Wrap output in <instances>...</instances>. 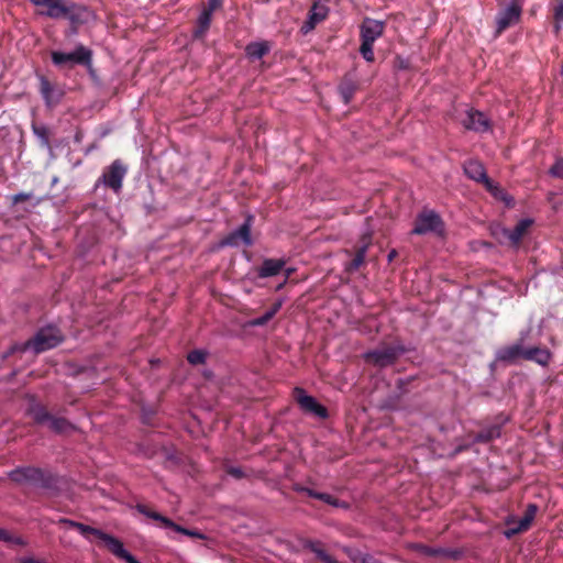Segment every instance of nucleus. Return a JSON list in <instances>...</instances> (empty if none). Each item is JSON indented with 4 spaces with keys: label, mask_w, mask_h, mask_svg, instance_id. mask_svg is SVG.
Returning <instances> with one entry per match:
<instances>
[{
    "label": "nucleus",
    "mask_w": 563,
    "mask_h": 563,
    "mask_svg": "<svg viewBox=\"0 0 563 563\" xmlns=\"http://www.w3.org/2000/svg\"><path fill=\"white\" fill-rule=\"evenodd\" d=\"M58 523L67 526L69 528L77 529L79 533L88 540H90V536L97 537L104 543L109 552H111L118 559L125 561L126 563H141L140 561L136 560L135 556H133L128 550H125L123 542L120 539L109 533H106L100 529L93 528L91 526L68 518H60L58 520Z\"/></svg>",
    "instance_id": "nucleus-1"
},
{
    "label": "nucleus",
    "mask_w": 563,
    "mask_h": 563,
    "mask_svg": "<svg viewBox=\"0 0 563 563\" xmlns=\"http://www.w3.org/2000/svg\"><path fill=\"white\" fill-rule=\"evenodd\" d=\"M8 477L19 485H31L43 489L56 488V477L48 471L34 466H19L8 473Z\"/></svg>",
    "instance_id": "nucleus-2"
},
{
    "label": "nucleus",
    "mask_w": 563,
    "mask_h": 563,
    "mask_svg": "<svg viewBox=\"0 0 563 563\" xmlns=\"http://www.w3.org/2000/svg\"><path fill=\"white\" fill-rule=\"evenodd\" d=\"M64 341L62 331L53 325L43 327L37 330L35 335L20 345H14L12 352L33 351L35 354L43 353L54 349Z\"/></svg>",
    "instance_id": "nucleus-3"
},
{
    "label": "nucleus",
    "mask_w": 563,
    "mask_h": 563,
    "mask_svg": "<svg viewBox=\"0 0 563 563\" xmlns=\"http://www.w3.org/2000/svg\"><path fill=\"white\" fill-rule=\"evenodd\" d=\"M385 31V22L365 18L360 26V54L362 57L368 62L373 63L375 60L374 55V43L376 40L383 36Z\"/></svg>",
    "instance_id": "nucleus-4"
},
{
    "label": "nucleus",
    "mask_w": 563,
    "mask_h": 563,
    "mask_svg": "<svg viewBox=\"0 0 563 563\" xmlns=\"http://www.w3.org/2000/svg\"><path fill=\"white\" fill-rule=\"evenodd\" d=\"M27 413L36 424H48L51 431L62 434L75 430V426L66 418L52 416L45 406L33 402L27 408Z\"/></svg>",
    "instance_id": "nucleus-5"
},
{
    "label": "nucleus",
    "mask_w": 563,
    "mask_h": 563,
    "mask_svg": "<svg viewBox=\"0 0 563 563\" xmlns=\"http://www.w3.org/2000/svg\"><path fill=\"white\" fill-rule=\"evenodd\" d=\"M91 49L82 44H78L73 52L52 51L51 59L54 66L60 69H71L76 65H90Z\"/></svg>",
    "instance_id": "nucleus-6"
},
{
    "label": "nucleus",
    "mask_w": 563,
    "mask_h": 563,
    "mask_svg": "<svg viewBox=\"0 0 563 563\" xmlns=\"http://www.w3.org/2000/svg\"><path fill=\"white\" fill-rule=\"evenodd\" d=\"M406 351L402 345H384L365 352L363 358L367 364L385 368L394 365Z\"/></svg>",
    "instance_id": "nucleus-7"
},
{
    "label": "nucleus",
    "mask_w": 563,
    "mask_h": 563,
    "mask_svg": "<svg viewBox=\"0 0 563 563\" xmlns=\"http://www.w3.org/2000/svg\"><path fill=\"white\" fill-rule=\"evenodd\" d=\"M128 173V167L121 159H114L109 166H107L101 176L95 184V190L100 186L110 188L114 194H119L122 190L123 179Z\"/></svg>",
    "instance_id": "nucleus-8"
},
{
    "label": "nucleus",
    "mask_w": 563,
    "mask_h": 563,
    "mask_svg": "<svg viewBox=\"0 0 563 563\" xmlns=\"http://www.w3.org/2000/svg\"><path fill=\"white\" fill-rule=\"evenodd\" d=\"M135 509L137 512H140L141 515L150 518V519H153L155 521H158L162 523V526L166 529H172L174 530L175 532L177 533H181L184 536H188V537H191V538H197V539H205V534L201 533L200 531L198 530H191V529H187L180 525H177L176 522H174L172 519L161 515L159 512L157 511H154V510H151L146 505L144 504H137L135 506Z\"/></svg>",
    "instance_id": "nucleus-9"
},
{
    "label": "nucleus",
    "mask_w": 563,
    "mask_h": 563,
    "mask_svg": "<svg viewBox=\"0 0 563 563\" xmlns=\"http://www.w3.org/2000/svg\"><path fill=\"white\" fill-rule=\"evenodd\" d=\"M253 222L254 217L252 214H247L244 222L238 229L231 231L221 240L220 245L231 247H238L241 244L245 246L253 245V239L251 233Z\"/></svg>",
    "instance_id": "nucleus-10"
},
{
    "label": "nucleus",
    "mask_w": 563,
    "mask_h": 563,
    "mask_svg": "<svg viewBox=\"0 0 563 563\" xmlns=\"http://www.w3.org/2000/svg\"><path fill=\"white\" fill-rule=\"evenodd\" d=\"M532 328H528L520 332L516 343L500 347L496 352V360L504 363H515L518 358H523L525 345L531 342L530 339Z\"/></svg>",
    "instance_id": "nucleus-11"
},
{
    "label": "nucleus",
    "mask_w": 563,
    "mask_h": 563,
    "mask_svg": "<svg viewBox=\"0 0 563 563\" xmlns=\"http://www.w3.org/2000/svg\"><path fill=\"white\" fill-rule=\"evenodd\" d=\"M443 230L441 217L433 210L421 211L416 220L411 234L423 235L430 232L440 233Z\"/></svg>",
    "instance_id": "nucleus-12"
},
{
    "label": "nucleus",
    "mask_w": 563,
    "mask_h": 563,
    "mask_svg": "<svg viewBox=\"0 0 563 563\" xmlns=\"http://www.w3.org/2000/svg\"><path fill=\"white\" fill-rule=\"evenodd\" d=\"M522 8L518 0H510L508 5L496 16L495 37L500 36L508 27L520 21Z\"/></svg>",
    "instance_id": "nucleus-13"
},
{
    "label": "nucleus",
    "mask_w": 563,
    "mask_h": 563,
    "mask_svg": "<svg viewBox=\"0 0 563 563\" xmlns=\"http://www.w3.org/2000/svg\"><path fill=\"white\" fill-rule=\"evenodd\" d=\"M294 394L297 404L299 405L300 409L303 412L310 413L320 419L328 418V409L323 405L318 402V400L313 396L308 395L303 388L296 387L294 389Z\"/></svg>",
    "instance_id": "nucleus-14"
},
{
    "label": "nucleus",
    "mask_w": 563,
    "mask_h": 563,
    "mask_svg": "<svg viewBox=\"0 0 563 563\" xmlns=\"http://www.w3.org/2000/svg\"><path fill=\"white\" fill-rule=\"evenodd\" d=\"M461 124L470 131L477 133L488 132L492 128L489 119L482 112L475 109H468L465 112L464 119Z\"/></svg>",
    "instance_id": "nucleus-15"
},
{
    "label": "nucleus",
    "mask_w": 563,
    "mask_h": 563,
    "mask_svg": "<svg viewBox=\"0 0 563 563\" xmlns=\"http://www.w3.org/2000/svg\"><path fill=\"white\" fill-rule=\"evenodd\" d=\"M90 11L87 7L75 3V2H63L62 12L58 14V19H66L73 24H82L88 21Z\"/></svg>",
    "instance_id": "nucleus-16"
},
{
    "label": "nucleus",
    "mask_w": 563,
    "mask_h": 563,
    "mask_svg": "<svg viewBox=\"0 0 563 563\" xmlns=\"http://www.w3.org/2000/svg\"><path fill=\"white\" fill-rule=\"evenodd\" d=\"M292 489L296 493L306 494L307 496H309L311 498L319 499V500H321L332 507H335V508H342V509L350 508V504L347 501L341 500L328 493H320V492H317L312 488H309V487L300 485V484H295Z\"/></svg>",
    "instance_id": "nucleus-17"
},
{
    "label": "nucleus",
    "mask_w": 563,
    "mask_h": 563,
    "mask_svg": "<svg viewBox=\"0 0 563 563\" xmlns=\"http://www.w3.org/2000/svg\"><path fill=\"white\" fill-rule=\"evenodd\" d=\"M328 13L329 9L325 4H322L320 2H313L308 12L307 20L301 25V33L307 34L311 32L317 24L327 19Z\"/></svg>",
    "instance_id": "nucleus-18"
},
{
    "label": "nucleus",
    "mask_w": 563,
    "mask_h": 563,
    "mask_svg": "<svg viewBox=\"0 0 563 563\" xmlns=\"http://www.w3.org/2000/svg\"><path fill=\"white\" fill-rule=\"evenodd\" d=\"M40 92L47 108L58 104L64 96L63 90L54 86L45 76H40Z\"/></svg>",
    "instance_id": "nucleus-19"
},
{
    "label": "nucleus",
    "mask_w": 563,
    "mask_h": 563,
    "mask_svg": "<svg viewBox=\"0 0 563 563\" xmlns=\"http://www.w3.org/2000/svg\"><path fill=\"white\" fill-rule=\"evenodd\" d=\"M526 343L523 360L534 362L541 366H548L552 360V353L547 347H540L536 344Z\"/></svg>",
    "instance_id": "nucleus-20"
},
{
    "label": "nucleus",
    "mask_w": 563,
    "mask_h": 563,
    "mask_svg": "<svg viewBox=\"0 0 563 563\" xmlns=\"http://www.w3.org/2000/svg\"><path fill=\"white\" fill-rule=\"evenodd\" d=\"M361 246L356 250L354 258L345 265V272L354 273L356 272L364 263L366 258L367 251L372 244V233H365L361 238Z\"/></svg>",
    "instance_id": "nucleus-21"
},
{
    "label": "nucleus",
    "mask_w": 563,
    "mask_h": 563,
    "mask_svg": "<svg viewBox=\"0 0 563 563\" xmlns=\"http://www.w3.org/2000/svg\"><path fill=\"white\" fill-rule=\"evenodd\" d=\"M464 174L472 180L485 184L489 178L486 173V168L478 159H468L463 165Z\"/></svg>",
    "instance_id": "nucleus-22"
},
{
    "label": "nucleus",
    "mask_w": 563,
    "mask_h": 563,
    "mask_svg": "<svg viewBox=\"0 0 563 563\" xmlns=\"http://www.w3.org/2000/svg\"><path fill=\"white\" fill-rule=\"evenodd\" d=\"M38 9L41 15L58 20L64 0H29Z\"/></svg>",
    "instance_id": "nucleus-23"
},
{
    "label": "nucleus",
    "mask_w": 563,
    "mask_h": 563,
    "mask_svg": "<svg viewBox=\"0 0 563 563\" xmlns=\"http://www.w3.org/2000/svg\"><path fill=\"white\" fill-rule=\"evenodd\" d=\"M537 511H538V506L536 504H529L526 508V511H525L522 518H520V520L517 522V526L515 528H511L508 531H506V533H505L506 537L509 538L512 534L527 531L530 528L532 521L534 520Z\"/></svg>",
    "instance_id": "nucleus-24"
},
{
    "label": "nucleus",
    "mask_w": 563,
    "mask_h": 563,
    "mask_svg": "<svg viewBox=\"0 0 563 563\" xmlns=\"http://www.w3.org/2000/svg\"><path fill=\"white\" fill-rule=\"evenodd\" d=\"M533 221L529 218L521 219L514 229H505L504 234L511 242L512 245L518 246L528 229L532 225Z\"/></svg>",
    "instance_id": "nucleus-25"
},
{
    "label": "nucleus",
    "mask_w": 563,
    "mask_h": 563,
    "mask_svg": "<svg viewBox=\"0 0 563 563\" xmlns=\"http://www.w3.org/2000/svg\"><path fill=\"white\" fill-rule=\"evenodd\" d=\"M286 262L284 260L265 258L257 269L260 278H267L278 275L284 268Z\"/></svg>",
    "instance_id": "nucleus-26"
},
{
    "label": "nucleus",
    "mask_w": 563,
    "mask_h": 563,
    "mask_svg": "<svg viewBox=\"0 0 563 563\" xmlns=\"http://www.w3.org/2000/svg\"><path fill=\"white\" fill-rule=\"evenodd\" d=\"M485 189L496 199L503 201L506 207L510 208L515 205V199L503 187L490 178L484 184Z\"/></svg>",
    "instance_id": "nucleus-27"
},
{
    "label": "nucleus",
    "mask_w": 563,
    "mask_h": 563,
    "mask_svg": "<svg viewBox=\"0 0 563 563\" xmlns=\"http://www.w3.org/2000/svg\"><path fill=\"white\" fill-rule=\"evenodd\" d=\"M271 45L266 41L251 42L245 46V55L251 60H257L267 55Z\"/></svg>",
    "instance_id": "nucleus-28"
},
{
    "label": "nucleus",
    "mask_w": 563,
    "mask_h": 563,
    "mask_svg": "<svg viewBox=\"0 0 563 563\" xmlns=\"http://www.w3.org/2000/svg\"><path fill=\"white\" fill-rule=\"evenodd\" d=\"M501 435V426L500 424H490L483 428L479 432H477L473 439L474 443H488L495 439L500 438Z\"/></svg>",
    "instance_id": "nucleus-29"
},
{
    "label": "nucleus",
    "mask_w": 563,
    "mask_h": 563,
    "mask_svg": "<svg viewBox=\"0 0 563 563\" xmlns=\"http://www.w3.org/2000/svg\"><path fill=\"white\" fill-rule=\"evenodd\" d=\"M212 15L201 11L192 31L194 40H203L210 29Z\"/></svg>",
    "instance_id": "nucleus-30"
},
{
    "label": "nucleus",
    "mask_w": 563,
    "mask_h": 563,
    "mask_svg": "<svg viewBox=\"0 0 563 563\" xmlns=\"http://www.w3.org/2000/svg\"><path fill=\"white\" fill-rule=\"evenodd\" d=\"M303 549L311 551L322 563H339L333 556L322 549V543L318 540H306Z\"/></svg>",
    "instance_id": "nucleus-31"
},
{
    "label": "nucleus",
    "mask_w": 563,
    "mask_h": 563,
    "mask_svg": "<svg viewBox=\"0 0 563 563\" xmlns=\"http://www.w3.org/2000/svg\"><path fill=\"white\" fill-rule=\"evenodd\" d=\"M338 90L344 104H349L357 90V85L351 77L344 76L338 87Z\"/></svg>",
    "instance_id": "nucleus-32"
},
{
    "label": "nucleus",
    "mask_w": 563,
    "mask_h": 563,
    "mask_svg": "<svg viewBox=\"0 0 563 563\" xmlns=\"http://www.w3.org/2000/svg\"><path fill=\"white\" fill-rule=\"evenodd\" d=\"M283 306V301L282 300H278L276 302H274L272 305V307L265 311L264 314H262L261 317H257L253 320L250 321V324L253 325V327H263L265 325L268 321H271L275 316L276 313L280 310Z\"/></svg>",
    "instance_id": "nucleus-33"
},
{
    "label": "nucleus",
    "mask_w": 563,
    "mask_h": 563,
    "mask_svg": "<svg viewBox=\"0 0 563 563\" xmlns=\"http://www.w3.org/2000/svg\"><path fill=\"white\" fill-rule=\"evenodd\" d=\"M208 352L205 350H192L187 354V361L190 365H201L207 361Z\"/></svg>",
    "instance_id": "nucleus-34"
},
{
    "label": "nucleus",
    "mask_w": 563,
    "mask_h": 563,
    "mask_svg": "<svg viewBox=\"0 0 563 563\" xmlns=\"http://www.w3.org/2000/svg\"><path fill=\"white\" fill-rule=\"evenodd\" d=\"M549 175L553 178L563 179V157H556L554 164L549 169Z\"/></svg>",
    "instance_id": "nucleus-35"
},
{
    "label": "nucleus",
    "mask_w": 563,
    "mask_h": 563,
    "mask_svg": "<svg viewBox=\"0 0 563 563\" xmlns=\"http://www.w3.org/2000/svg\"><path fill=\"white\" fill-rule=\"evenodd\" d=\"M419 551L427 556H442L443 548H433L423 544L418 545Z\"/></svg>",
    "instance_id": "nucleus-36"
},
{
    "label": "nucleus",
    "mask_w": 563,
    "mask_h": 563,
    "mask_svg": "<svg viewBox=\"0 0 563 563\" xmlns=\"http://www.w3.org/2000/svg\"><path fill=\"white\" fill-rule=\"evenodd\" d=\"M33 132L37 137H40L43 141L44 144H48V130L46 126L33 125Z\"/></svg>",
    "instance_id": "nucleus-37"
},
{
    "label": "nucleus",
    "mask_w": 563,
    "mask_h": 563,
    "mask_svg": "<svg viewBox=\"0 0 563 563\" xmlns=\"http://www.w3.org/2000/svg\"><path fill=\"white\" fill-rule=\"evenodd\" d=\"M223 5V0H208V3L207 5L202 9L203 12L212 15V13L222 8Z\"/></svg>",
    "instance_id": "nucleus-38"
},
{
    "label": "nucleus",
    "mask_w": 563,
    "mask_h": 563,
    "mask_svg": "<svg viewBox=\"0 0 563 563\" xmlns=\"http://www.w3.org/2000/svg\"><path fill=\"white\" fill-rule=\"evenodd\" d=\"M553 20L563 22V0H556L553 5Z\"/></svg>",
    "instance_id": "nucleus-39"
},
{
    "label": "nucleus",
    "mask_w": 563,
    "mask_h": 563,
    "mask_svg": "<svg viewBox=\"0 0 563 563\" xmlns=\"http://www.w3.org/2000/svg\"><path fill=\"white\" fill-rule=\"evenodd\" d=\"M227 473L236 479H241L245 476V473L243 472V470L241 467H236V466L228 467Z\"/></svg>",
    "instance_id": "nucleus-40"
},
{
    "label": "nucleus",
    "mask_w": 563,
    "mask_h": 563,
    "mask_svg": "<svg viewBox=\"0 0 563 563\" xmlns=\"http://www.w3.org/2000/svg\"><path fill=\"white\" fill-rule=\"evenodd\" d=\"M442 556L457 560L462 556V552L456 549H446L443 548Z\"/></svg>",
    "instance_id": "nucleus-41"
},
{
    "label": "nucleus",
    "mask_w": 563,
    "mask_h": 563,
    "mask_svg": "<svg viewBox=\"0 0 563 563\" xmlns=\"http://www.w3.org/2000/svg\"><path fill=\"white\" fill-rule=\"evenodd\" d=\"M32 197V194H27V192H19L16 195H14L12 197V202L14 205L19 203V202H22V201H26L29 200L30 198Z\"/></svg>",
    "instance_id": "nucleus-42"
},
{
    "label": "nucleus",
    "mask_w": 563,
    "mask_h": 563,
    "mask_svg": "<svg viewBox=\"0 0 563 563\" xmlns=\"http://www.w3.org/2000/svg\"><path fill=\"white\" fill-rule=\"evenodd\" d=\"M18 561H19V563H46L44 560L35 559L32 556H23V558H20Z\"/></svg>",
    "instance_id": "nucleus-43"
},
{
    "label": "nucleus",
    "mask_w": 563,
    "mask_h": 563,
    "mask_svg": "<svg viewBox=\"0 0 563 563\" xmlns=\"http://www.w3.org/2000/svg\"><path fill=\"white\" fill-rule=\"evenodd\" d=\"M9 543H13V544L20 545V547L26 545V541L23 538L14 537V536H11V541H9Z\"/></svg>",
    "instance_id": "nucleus-44"
},
{
    "label": "nucleus",
    "mask_w": 563,
    "mask_h": 563,
    "mask_svg": "<svg viewBox=\"0 0 563 563\" xmlns=\"http://www.w3.org/2000/svg\"><path fill=\"white\" fill-rule=\"evenodd\" d=\"M0 540L9 543L11 534L5 529H0Z\"/></svg>",
    "instance_id": "nucleus-45"
},
{
    "label": "nucleus",
    "mask_w": 563,
    "mask_h": 563,
    "mask_svg": "<svg viewBox=\"0 0 563 563\" xmlns=\"http://www.w3.org/2000/svg\"><path fill=\"white\" fill-rule=\"evenodd\" d=\"M92 56H93V53H92V51H91V52H90V65H89V66H85V67L87 68V70H88L89 75H90L91 77H95V76H96V70H95V68H93V64H92Z\"/></svg>",
    "instance_id": "nucleus-46"
},
{
    "label": "nucleus",
    "mask_w": 563,
    "mask_h": 563,
    "mask_svg": "<svg viewBox=\"0 0 563 563\" xmlns=\"http://www.w3.org/2000/svg\"><path fill=\"white\" fill-rule=\"evenodd\" d=\"M562 24H563V22L554 21L553 32H554L555 35L560 34V32L562 30Z\"/></svg>",
    "instance_id": "nucleus-47"
},
{
    "label": "nucleus",
    "mask_w": 563,
    "mask_h": 563,
    "mask_svg": "<svg viewBox=\"0 0 563 563\" xmlns=\"http://www.w3.org/2000/svg\"><path fill=\"white\" fill-rule=\"evenodd\" d=\"M397 256V251L396 250H391L388 255H387V261L388 262H393V260Z\"/></svg>",
    "instance_id": "nucleus-48"
},
{
    "label": "nucleus",
    "mask_w": 563,
    "mask_h": 563,
    "mask_svg": "<svg viewBox=\"0 0 563 563\" xmlns=\"http://www.w3.org/2000/svg\"><path fill=\"white\" fill-rule=\"evenodd\" d=\"M465 449H466V446L460 445V446H457V448L455 449L454 454H457V453L462 452V451H463V450H465Z\"/></svg>",
    "instance_id": "nucleus-49"
},
{
    "label": "nucleus",
    "mask_w": 563,
    "mask_h": 563,
    "mask_svg": "<svg viewBox=\"0 0 563 563\" xmlns=\"http://www.w3.org/2000/svg\"><path fill=\"white\" fill-rule=\"evenodd\" d=\"M75 139H76V141H79V140H80L79 134H76V137H75Z\"/></svg>",
    "instance_id": "nucleus-50"
}]
</instances>
